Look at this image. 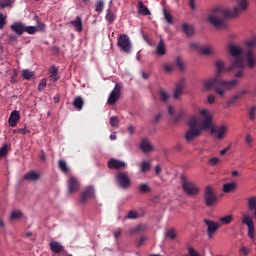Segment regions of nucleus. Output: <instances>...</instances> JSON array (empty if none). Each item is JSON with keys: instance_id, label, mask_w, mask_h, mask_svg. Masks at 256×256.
<instances>
[{"instance_id": "7ed1b4c3", "label": "nucleus", "mask_w": 256, "mask_h": 256, "mask_svg": "<svg viewBox=\"0 0 256 256\" xmlns=\"http://www.w3.org/2000/svg\"><path fill=\"white\" fill-rule=\"evenodd\" d=\"M227 51L229 55L234 58L231 60V65L228 68V71H235V69H238L239 71L235 73V77L237 79H242L243 70L247 66L245 64V52H243V48L233 42H229Z\"/></svg>"}, {"instance_id": "69168bd1", "label": "nucleus", "mask_w": 256, "mask_h": 256, "mask_svg": "<svg viewBox=\"0 0 256 256\" xmlns=\"http://www.w3.org/2000/svg\"><path fill=\"white\" fill-rule=\"evenodd\" d=\"M240 251H241V253H243L244 256L249 255V252H250L249 248H247V247H245V246L242 247V248L240 249Z\"/></svg>"}, {"instance_id": "a211bd4d", "label": "nucleus", "mask_w": 256, "mask_h": 256, "mask_svg": "<svg viewBox=\"0 0 256 256\" xmlns=\"http://www.w3.org/2000/svg\"><path fill=\"white\" fill-rule=\"evenodd\" d=\"M68 191L69 193H76L79 191V180L75 177H70L68 180Z\"/></svg>"}, {"instance_id": "c85d7f7f", "label": "nucleus", "mask_w": 256, "mask_h": 256, "mask_svg": "<svg viewBox=\"0 0 256 256\" xmlns=\"http://www.w3.org/2000/svg\"><path fill=\"white\" fill-rule=\"evenodd\" d=\"M49 73L51 81H53V83H57V80L59 79V70L55 66H52Z\"/></svg>"}, {"instance_id": "0eeeda50", "label": "nucleus", "mask_w": 256, "mask_h": 256, "mask_svg": "<svg viewBox=\"0 0 256 256\" xmlns=\"http://www.w3.org/2000/svg\"><path fill=\"white\" fill-rule=\"evenodd\" d=\"M180 180L182 189L186 195H199V187H197V184L191 182L185 174L180 176Z\"/></svg>"}, {"instance_id": "bf43d9fd", "label": "nucleus", "mask_w": 256, "mask_h": 256, "mask_svg": "<svg viewBox=\"0 0 256 256\" xmlns=\"http://www.w3.org/2000/svg\"><path fill=\"white\" fill-rule=\"evenodd\" d=\"M5 155H7V145L0 148V157H5Z\"/></svg>"}, {"instance_id": "f257e3e1", "label": "nucleus", "mask_w": 256, "mask_h": 256, "mask_svg": "<svg viewBox=\"0 0 256 256\" xmlns=\"http://www.w3.org/2000/svg\"><path fill=\"white\" fill-rule=\"evenodd\" d=\"M248 7L249 1L247 0H240L238 2V7L233 9L215 7L210 10L207 16V21L210 25L215 27V29H227V18L237 17L242 11H247Z\"/></svg>"}, {"instance_id": "1a4fd4ad", "label": "nucleus", "mask_w": 256, "mask_h": 256, "mask_svg": "<svg viewBox=\"0 0 256 256\" xmlns=\"http://www.w3.org/2000/svg\"><path fill=\"white\" fill-rule=\"evenodd\" d=\"M117 47L123 53H131L133 45L131 44V38L127 34H120L117 40Z\"/></svg>"}, {"instance_id": "a19ab883", "label": "nucleus", "mask_w": 256, "mask_h": 256, "mask_svg": "<svg viewBox=\"0 0 256 256\" xmlns=\"http://www.w3.org/2000/svg\"><path fill=\"white\" fill-rule=\"evenodd\" d=\"M125 219H139V213L135 210H131L128 212Z\"/></svg>"}, {"instance_id": "9b49d317", "label": "nucleus", "mask_w": 256, "mask_h": 256, "mask_svg": "<svg viewBox=\"0 0 256 256\" xmlns=\"http://www.w3.org/2000/svg\"><path fill=\"white\" fill-rule=\"evenodd\" d=\"M242 223L248 227V237L253 241L255 239V224L253 222V217H251L250 214H244Z\"/></svg>"}, {"instance_id": "680f3d73", "label": "nucleus", "mask_w": 256, "mask_h": 256, "mask_svg": "<svg viewBox=\"0 0 256 256\" xmlns=\"http://www.w3.org/2000/svg\"><path fill=\"white\" fill-rule=\"evenodd\" d=\"M189 47L191 48V49H195L196 51H201V47H199V44H197V43H190L189 44Z\"/></svg>"}, {"instance_id": "6e6d98bb", "label": "nucleus", "mask_w": 256, "mask_h": 256, "mask_svg": "<svg viewBox=\"0 0 256 256\" xmlns=\"http://www.w3.org/2000/svg\"><path fill=\"white\" fill-rule=\"evenodd\" d=\"M175 69V66L173 64H166L164 65V70L167 73H171V71H173Z\"/></svg>"}, {"instance_id": "6e6552de", "label": "nucleus", "mask_w": 256, "mask_h": 256, "mask_svg": "<svg viewBox=\"0 0 256 256\" xmlns=\"http://www.w3.org/2000/svg\"><path fill=\"white\" fill-rule=\"evenodd\" d=\"M204 201L206 207H213V205H217L219 201L217 190L211 186H207L204 190Z\"/></svg>"}, {"instance_id": "338daca9", "label": "nucleus", "mask_w": 256, "mask_h": 256, "mask_svg": "<svg viewBox=\"0 0 256 256\" xmlns=\"http://www.w3.org/2000/svg\"><path fill=\"white\" fill-rule=\"evenodd\" d=\"M145 241H147V237H145V236H142L141 238H140V240L138 241V247H142V245H143V243H145Z\"/></svg>"}, {"instance_id": "39448f33", "label": "nucleus", "mask_w": 256, "mask_h": 256, "mask_svg": "<svg viewBox=\"0 0 256 256\" xmlns=\"http://www.w3.org/2000/svg\"><path fill=\"white\" fill-rule=\"evenodd\" d=\"M246 47H248V50L244 51V59L248 63V67L253 69L256 65V56L251 49L256 47V37L246 41Z\"/></svg>"}, {"instance_id": "72a5a7b5", "label": "nucleus", "mask_w": 256, "mask_h": 256, "mask_svg": "<svg viewBox=\"0 0 256 256\" xmlns=\"http://www.w3.org/2000/svg\"><path fill=\"white\" fill-rule=\"evenodd\" d=\"M200 52L202 53V55H213L215 53V50L213 49V47L203 46L200 48Z\"/></svg>"}, {"instance_id": "b1692460", "label": "nucleus", "mask_w": 256, "mask_h": 256, "mask_svg": "<svg viewBox=\"0 0 256 256\" xmlns=\"http://www.w3.org/2000/svg\"><path fill=\"white\" fill-rule=\"evenodd\" d=\"M108 167L109 169H125L127 167V164H125V162H121V161H109L108 162Z\"/></svg>"}, {"instance_id": "bb28decb", "label": "nucleus", "mask_w": 256, "mask_h": 256, "mask_svg": "<svg viewBox=\"0 0 256 256\" xmlns=\"http://www.w3.org/2000/svg\"><path fill=\"white\" fill-rule=\"evenodd\" d=\"M237 189V183L230 182L223 185V192L224 193H233Z\"/></svg>"}, {"instance_id": "4be33fe9", "label": "nucleus", "mask_w": 256, "mask_h": 256, "mask_svg": "<svg viewBox=\"0 0 256 256\" xmlns=\"http://www.w3.org/2000/svg\"><path fill=\"white\" fill-rule=\"evenodd\" d=\"M70 25L74 27L77 33H81V31H83V20L80 16H77L75 20L70 21Z\"/></svg>"}, {"instance_id": "423d86ee", "label": "nucleus", "mask_w": 256, "mask_h": 256, "mask_svg": "<svg viewBox=\"0 0 256 256\" xmlns=\"http://www.w3.org/2000/svg\"><path fill=\"white\" fill-rule=\"evenodd\" d=\"M11 31L16 33V35H23V33H28V35H35L37 33V27L27 26L23 22H14L10 26Z\"/></svg>"}, {"instance_id": "cd10ccee", "label": "nucleus", "mask_w": 256, "mask_h": 256, "mask_svg": "<svg viewBox=\"0 0 256 256\" xmlns=\"http://www.w3.org/2000/svg\"><path fill=\"white\" fill-rule=\"evenodd\" d=\"M182 31L185 33L186 37H193V33H195V28L188 24L182 25Z\"/></svg>"}, {"instance_id": "a18cd8bd", "label": "nucleus", "mask_w": 256, "mask_h": 256, "mask_svg": "<svg viewBox=\"0 0 256 256\" xmlns=\"http://www.w3.org/2000/svg\"><path fill=\"white\" fill-rule=\"evenodd\" d=\"M159 95L161 101H167V99H169V94H167V91H165V89L163 88H160Z\"/></svg>"}, {"instance_id": "09e8293b", "label": "nucleus", "mask_w": 256, "mask_h": 256, "mask_svg": "<svg viewBox=\"0 0 256 256\" xmlns=\"http://www.w3.org/2000/svg\"><path fill=\"white\" fill-rule=\"evenodd\" d=\"M45 87H47V79L40 80L38 84V91H45Z\"/></svg>"}, {"instance_id": "4468645a", "label": "nucleus", "mask_w": 256, "mask_h": 256, "mask_svg": "<svg viewBox=\"0 0 256 256\" xmlns=\"http://www.w3.org/2000/svg\"><path fill=\"white\" fill-rule=\"evenodd\" d=\"M204 223L207 226V234L209 239H213V235L217 233L221 225L219 224V222H215L213 220H207V219L204 220Z\"/></svg>"}, {"instance_id": "e2e57ef3", "label": "nucleus", "mask_w": 256, "mask_h": 256, "mask_svg": "<svg viewBox=\"0 0 256 256\" xmlns=\"http://www.w3.org/2000/svg\"><path fill=\"white\" fill-rule=\"evenodd\" d=\"M5 27V16L3 14H0V29H3Z\"/></svg>"}, {"instance_id": "79ce46f5", "label": "nucleus", "mask_w": 256, "mask_h": 256, "mask_svg": "<svg viewBox=\"0 0 256 256\" xmlns=\"http://www.w3.org/2000/svg\"><path fill=\"white\" fill-rule=\"evenodd\" d=\"M11 5H13V0H0V9L11 7Z\"/></svg>"}, {"instance_id": "774afa93", "label": "nucleus", "mask_w": 256, "mask_h": 256, "mask_svg": "<svg viewBox=\"0 0 256 256\" xmlns=\"http://www.w3.org/2000/svg\"><path fill=\"white\" fill-rule=\"evenodd\" d=\"M246 143L247 145H251L253 143V138L249 134L246 135Z\"/></svg>"}, {"instance_id": "a878e982", "label": "nucleus", "mask_w": 256, "mask_h": 256, "mask_svg": "<svg viewBox=\"0 0 256 256\" xmlns=\"http://www.w3.org/2000/svg\"><path fill=\"white\" fill-rule=\"evenodd\" d=\"M138 13L143 16L151 15V11L149 8H147V6H145V4H143L142 1L138 2Z\"/></svg>"}, {"instance_id": "9d476101", "label": "nucleus", "mask_w": 256, "mask_h": 256, "mask_svg": "<svg viewBox=\"0 0 256 256\" xmlns=\"http://www.w3.org/2000/svg\"><path fill=\"white\" fill-rule=\"evenodd\" d=\"M210 131L215 139L218 141H223L225 137H227V133H229V127L227 125L220 126H212L210 125Z\"/></svg>"}, {"instance_id": "f704fd0d", "label": "nucleus", "mask_w": 256, "mask_h": 256, "mask_svg": "<svg viewBox=\"0 0 256 256\" xmlns=\"http://www.w3.org/2000/svg\"><path fill=\"white\" fill-rule=\"evenodd\" d=\"M150 170H151V163L144 161L140 164L141 173H147Z\"/></svg>"}, {"instance_id": "13d9d810", "label": "nucleus", "mask_w": 256, "mask_h": 256, "mask_svg": "<svg viewBox=\"0 0 256 256\" xmlns=\"http://www.w3.org/2000/svg\"><path fill=\"white\" fill-rule=\"evenodd\" d=\"M207 101L210 105H213V103H215V101H217V97L215 95H208Z\"/></svg>"}, {"instance_id": "052dcab7", "label": "nucleus", "mask_w": 256, "mask_h": 256, "mask_svg": "<svg viewBox=\"0 0 256 256\" xmlns=\"http://www.w3.org/2000/svg\"><path fill=\"white\" fill-rule=\"evenodd\" d=\"M238 95L241 97H244V95H249V89L244 88L238 92Z\"/></svg>"}, {"instance_id": "412c9836", "label": "nucleus", "mask_w": 256, "mask_h": 256, "mask_svg": "<svg viewBox=\"0 0 256 256\" xmlns=\"http://www.w3.org/2000/svg\"><path fill=\"white\" fill-rule=\"evenodd\" d=\"M49 247L52 253H56V254L63 253V251L65 250V247H63V245H61V243L57 241H51L49 243Z\"/></svg>"}, {"instance_id": "e433bc0d", "label": "nucleus", "mask_w": 256, "mask_h": 256, "mask_svg": "<svg viewBox=\"0 0 256 256\" xmlns=\"http://www.w3.org/2000/svg\"><path fill=\"white\" fill-rule=\"evenodd\" d=\"M21 217H23V213L19 210H14L12 211L11 215H10V219L12 221H15L17 219H21Z\"/></svg>"}, {"instance_id": "f03ea898", "label": "nucleus", "mask_w": 256, "mask_h": 256, "mask_svg": "<svg viewBox=\"0 0 256 256\" xmlns=\"http://www.w3.org/2000/svg\"><path fill=\"white\" fill-rule=\"evenodd\" d=\"M199 113L203 119L192 117L188 122L189 129L185 132L184 135L187 143L195 141V139L201 137V133H203V131H207V129L211 128L213 116L209 114V110L200 109Z\"/></svg>"}, {"instance_id": "f3484780", "label": "nucleus", "mask_w": 256, "mask_h": 256, "mask_svg": "<svg viewBox=\"0 0 256 256\" xmlns=\"http://www.w3.org/2000/svg\"><path fill=\"white\" fill-rule=\"evenodd\" d=\"M41 179V173L31 170L23 176L24 181H39Z\"/></svg>"}, {"instance_id": "dca6fc26", "label": "nucleus", "mask_w": 256, "mask_h": 256, "mask_svg": "<svg viewBox=\"0 0 256 256\" xmlns=\"http://www.w3.org/2000/svg\"><path fill=\"white\" fill-rule=\"evenodd\" d=\"M140 149L143 153H151L155 147L151 145V142L147 138H143L140 143Z\"/></svg>"}, {"instance_id": "c756f323", "label": "nucleus", "mask_w": 256, "mask_h": 256, "mask_svg": "<svg viewBox=\"0 0 256 256\" xmlns=\"http://www.w3.org/2000/svg\"><path fill=\"white\" fill-rule=\"evenodd\" d=\"M84 101L83 98H81L80 96L75 97L74 101L72 102L73 107H75V109H77L78 111H81V109H83V105H84Z\"/></svg>"}, {"instance_id": "de8ad7c7", "label": "nucleus", "mask_w": 256, "mask_h": 256, "mask_svg": "<svg viewBox=\"0 0 256 256\" xmlns=\"http://www.w3.org/2000/svg\"><path fill=\"white\" fill-rule=\"evenodd\" d=\"M185 117V111L181 110L177 116H173L174 123H179Z\"/></svg>"}, {"instance_id": "4d7b16f0", "label": "nucleus", "mask_w": 256, "mask_h": 256, "mask_svg": "<svg viewBox=\"0 0 256 256\" xmlns=\"http://www.w3.org/2000/svg\"><path fill=\"white\" fill-rule=\"evenodd\" d=\"M17 133H20L21 135H29V133H31V130L27 128H20L17 130Z\"/></svg>"}, {"instance_id": "864d4df0", "label": "nucleus", "mask_w": 256, "mask_h": 256, "mask_svg": "<svg viewBox=\"0 0 256 256\" xmlns=\"http://www.w3.org/2000/svg\"><path fill=\"white\" fill-rule=\"evenodd\" d=\"M188 253H189V256H201V254L198 253L196 250H194L193 247L188 248Z\"/></svg>"}, {"instance_id": "8fccbe9b", "label": "nucleus", "mask_w": 256, "mask_h": 256, "mask_svg": "<svg viewBox=\"0 0 256 256\" xmlns=\"http://www.w3.org/2000/svg\"><path fill=\"white\" fill-rule=\"evenodd\" d=\"M176 65L180 71H185V63H183V60L181 58H176Z\"/></svg>"}, {"instance_id": "f8f14e48", "label": "nucleus", "mask_w": 256, "mask_h": 256, "mask_svg": "<svg viewBox=\"0 0 256 256\" xmlns=\"http://www.w3.org/2000/svg\"><path fill=\"white\" fill-rule=\"evenodd\" d=\"M117 184L121 187V189H129L131 185V178L125 172H120L116 175Z\"/></svg>"}, {"instance_id": "3c124183", "label": "nucleus", "mask_w": 256, "mask_h": 256, "mask_svg": "<svg viewBox=\"0 0 256 256\" xmlns=\"http://www.w3.org/2000/svg\"><path fill=\"white\" fill-rule=\"evenodd\" d=\"M163 13H164V17L167 21V23H173V16H171V14L169 12H167V10H163Z\"/></svg>"}, {"instance_id": "603ef678", "label": "nucleus", "mask_w": 256, "mask_h": 256, "mask_svg": "<svg viewBox=\"0 0 256 256\" xmlns=\"http://www.w3.org/2000/svg\"><path fill=\"white\" fill-rule=\"evenodd\" d=\"M255 111H256V107L255 106H252L249 109V119H250V121H255Z\"/></svg>"}, {"instance_id": "49530a36", "label": "nucleus", "mask_w": 256, "mask_h": 256, "mask_svg": "<svg viewBox=\"0 0 256 256\" xmlns=\"http://www.w3.org/2000/svg\"><path fill=\"white\" fill-rule=\"evenodd\" d=\"M110 125H111V127H119V117L112 116L110 118Z\"/></svg>"}, {"instance_id": "37998d69", "label": "nucleus", "mask_w": 256, "mask_h": 256, "mask_svg": "<svg viewBox=\"0 0 256 256\" xmlns=\"http://www.w3.org/2000/svg\"><path fill=\"white\" fill-rule=\"evenodd\" d=\"M140 193H151V187H149V184H141L139 186Z\"/></svg>"}, {"instance_id": "58836bf2", "label": "nucleus", "mask_w": 256, "mask_h": 256, "mask_svg": "<svg viewBox=\"0 0 256 256\" xmlns=\"http://www.w3.org/2000/svg\"><path fill=\"white\" fill-rule=\"evenodd\" d=\"M233 221V215H227L220 218L222 225H229Z\"/></svg>"}, {"instance_id": "393cba45", "label": "nucleus", "mask_w": 256, "mask_h": 256, "mask_svg": "<svg viewBox=\"0 0 256 256\" xmlns=\"http://www.w3.org/2000/svg\"><path fill=\"white\" fill-rule=\"evenodd\" d=\"M156 53L160 57H163V55H166L167 49L165 48V41H163V39H160V41L156 47Z\"/></svg>"}, {"instance_id": "6ab92c4d", "label": "nucleus", "mask_w": 256, "mask_h": 256, "mask_svg": "<svg viewBox=\"0 0 256 256\" xmlns=\"http://www.w3.org/2000/svg\"><path fill=\"white\" fill-rule=\"evenodd\" d=\"M185 90V79H181L174 89V99H179L181 95H183V91Z\"/></svg>"}, {"instance_id": "2f4dec72", "label": "nucleus", "mask_w": 256, "mask_h": 256, "mask_svg": "<svg viewBox=\"0 0 256 256\" xmlns=\"http://www.w3.org/2000/svg\"><path fill=\"white\" fill-rule=\"evenodd\" d=\"M215 65H216V69H217L216 76L221 77V73H223V71H225V63L221 60H217L215 62Z\"/></svg>"}, {"instance_id": "aec40b11", "label": "nucleus", "mask_w": 256, "mask_h": 256, "mask_svg": "<svg viewBox=\"0 0 256 256\" xmlns=\"http://www.w3.org/2000/svg\"><path fill=\"white\" fill-rule=\"evenodd\" d=\"M21 119V114L19 111L14 110L11 112L10 117L8 119V123L10 127H17V122Z\"/></svg>"}, {"instance_id": "5701e85b", "label": "nucleus", "mask_w": 256, "mask_h": 256, "mask_svg": "<svg viewBox=\"0 0 256 256\" xmlns=\"http://www.w3.org/2000/svg\"><path fill=\"white\" fill-rule=\"evenodd\" d=\"M145 231H147V225L139 224L129 230V235H141V233H145Z\"/></svg>"}, {"instance_id": "2eb2a0df", "label": "nucleus", "mask_w": 256, "mask_h": 256, "mask_svg": "<svg viewBox=\"0 0 256 256\" xmlns=\"http://www.w3.org/2000/svg\"><path fill=\"white\" fill-rule=\"evenodd\" d=\"M87 199H95V189L92 186L86 187L81 195V203H85Z\"/></svg>"}, {"instance_id": "20e7f679", "label": "nucleus", "mask_w": 256, "mask_h": 256, "mask_svg": "<svg viewBox=\"0 0 256 256\" xmlns=\"http://www.w3.org/2000/svg\"><path fill=\"white\" fill-rule=\"evenodd\" d=\"M237 85H239V80L237 78L227 81L218 76H214V78L206 80L203 83L204 91H211V89H214L220 97H223L225 92L235 89Z\"/></svg>"}, {"instance_id": "7c9ffc66", "label": "nucleus", "mask_w": 256, "mask_h": 256, "mask_svg": "<svg viewBox=\"0 0 256 256\" xmlns=\"http://www.w3.org/2000/svg\"><path fill=\"white\" fill-rule=\"evenodd\" d=\"M248 210L254 211V217L256 219V196L250 197L248 199Z\"/></svg>"}, {"instance_id": "4c0bfd02", "label": "nucleus", "mask_w": 256, "mask_h": 256, "mask_svg": "<svg viewBox=\"0 0 256 256\" xmlns=\"http://www.w3.org/2000/svg\"><path fill=\"white\" fill-rule=\"evenodd\" d=\"M58 167L62 173H69V166H67V162L59 161Z\"/></svg>"}, {"instance_id": "ea45409f", "label": "nucleus", "mask_w": 256, "mask_h": 256, "mask_svg": "<svg viewBox=\"0 0 256 256\" xmlns=\"http://www.w3.org/2000/svg\"><path fill=\"white\" fill-rule=\"evenodd\" d=\"M105 7V2L103 0H99L95 5L96 13H103V8Z\"/></svg>"}, {"instance_id": "c03bdc74", "label": "nucleus", "mask_w": 256, "mask_h": 256, "mask_svg": "<svg viewBox=\"0 0 256 256\" xmlns=\"http://www.w3.org/2000/svg\"><path fill=\"white\" fill-rule=\"evenodd\" d=\"M166 237H168V239L175 240L177 239V232H175V229H169L166 232Z\"/></svg>"}, {"instance_id": "0e129e2a", "label": "nucleus", "mask_w": 256, "mask_h": 256, "mask_svg": "<svg viewBox=\"0 0 256 256\" xmlns=\"http://www.w3.org/2000/svg\"><path fill=\"white\" fill-rule=\"evenodd\" d=\"M231 150V146H228L220 151V155L223 157L224 155H227V152Z\"/></svg>"}, {"instance_id": "ddd939ff", "label": "nucleus", "mask_w": 256, "mask_h": 256, "mask_svg": "<svg viewBox=\"0 0 256 256\" xmlns=\"http://www.w3.org/2000/svg\"><path fill=\"white\" fill-rule=\"evenodd\" d=\"M121 98V86L119 83L115 84L114 89L111 91L107 103L108 105H115Z\"/></svg>"}, {"instance_id": "5fc2aeb1", "label": "nucleus", "mask_w": 256, "mask_h": 256, "mask_svg": "<svg viewBox=\"0 0 256 256\" xmlns=\"http://www.w3.org/2000/svg\"><path fill=\"white\" fill-rule=\"evenodd\" d=\"M122 233H123V229L117 228V229L113 232L114 238H115V239H119V237H121V234H122Z\"/></svg>"}, {"instance_id": "473e14b6", "label": "nucleus", "mask_w": 256, "mask_h": 256, "mask_svg": "<svg viewBox=\"0 0 256 256\" xmlns=\"http://www.w3.org/2000/svg\"><path fill=\"white\" fill-rule=\"evenodd\" d=\"M105 19L109 25L115 22V14L111 9H107Z\"/></svg>"}, {"instance_id": "c9c22d12", "label": "nucleus", "mask_w": 256, "mask_h": 256, "mask_svg": "<svg viewBox=\"0 0 256 256\" xmlns=\"http://www.w3.org/2000/svg\"><path fill=\"white\" fill-rule=\"evenodd\" d=\"M34 75H35V72L30 71L29 69H25L22 71V77L26 81H29V79H31Z\"/></svg>"}]
</instances>
